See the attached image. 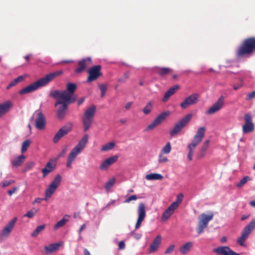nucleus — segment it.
I'll return each instance as SVG.
<instances>
[{"label": "nucleus", "instance_id": "2eb2a0df", "mask_svg": "<svg viewBox=\"0 0 255 255\" xmlns=\"http://www.w3.org/2000/svg\"><path fill=\"white\" fill-rule=\"evenodd\" d=\"M199 95L198 94H192L187 97L180 104V107L184 109L192 105H195L199 102Z\"/></svg>", "mask_w": 255, "mask_h": 255}, {"label": "nucleus", "instance_id": "423d86ee", "mask_svg": "<svg viewBox=\"0 0 255 255\" xmlns=\"http://www.w3.org/2000/svg\"><path fill=\"white\" fill-rule=\"evenodd\" d=\"M214 216V213L211 212L209 215L204 213L202 214L198 221V226L197 228V232L198 234L202 233L204 230L207 228L208 223L212 220Z\"/></svg>", "mask_w": 255, "mask_h": 255}, {"label": "nucleus", "instance_id": "680f3d73", "mask_svg": "<svg viewBox=\"0 0 255 255\" xmlns=\"http://www.w3.org/2000/svg\"><path fill=\"white\" fill-rule=\"evenodd\" d=\"M67 147H65L61 151V152L60 153H59V154L58 155V158H60V157H61L62 156H63L64 155V154H65V153L67 151Z\"/></svg>", "mask_w": 255, "mask_h": 255}, {"label": "nucleus", "instance_id": "bf43d9fd", "mask_svg": "<svg viewBox=\"0 0 255 255\" xmlns=\"http://www.w3.org/2000/svg\"><path fill=\"white\" fill-rule=\"evenodd\" d=\"M14 182V181L13 180L4 181L2 183V187H5L8 186H9V185H10L11 184H12V183H13Z\"/></svg>", "mask_w": 255, "mask_h": 255}, {"label": "nucleus", "instance_id": "b1692460", "mask_svg": "<svg viewBox=\"0 0 255 255\" xmlns=\"http://www.w3.org/2000/svg\"><path fill=\"white\" fill-rule=\"evenodd\" d=\"M177 208H178L171 204L163 213L161 217L162 221L167 220L170 216L174 214L175 211Z\"/></svg>", "mask_w": 255, "mask_h": 255}, {"label": "nucleus", "instance_id": "473e14b6", "mask_svg": "<svg viewBox=\"0 0 255 255\" xmlns=\"http://www.w3.org/2000/svg\"><path fill=\"white\" fill-rule=\"evenodd\" d=\"M169 114V111L164 112L159 115L154 120L158 125H160Z\"/></svg>", "mask_w": 255, "mask_h": 255}, {"label": "nucleus", "instance_id": "c756f323", "mask_svg": "<svg viewBox=\"0 0 255 255\" xmlns=\"http://www.w3.org/2000/svg\"><path fill=\"white\" fill-rule=\"evenodd\" d=\"M193 247L192 243L191 242H189L186 243L185 244L181 246L179 249V251L182 254L185 255Z\"/></svg>", "mask_w": 255, "mask_h": 255}, {"label": "nucleus", "instance_id": "1a4fd4ad", "mask_svg": "<svg viewBox=\"0 0 255 255\" xmlns=\"http://www.w3.org/2000/svg\"><path fill=\"white\" fill-rule=\"evenodd\" d=\"M205 131L206 128L204 127L199 128L191 143L188 145V148L194 149L202 140L205 135Z\"/></svg>", "mask_w": 255, "mask_h": 255}, {"label": "nucleus", "instance_id": "6e6d98bb", "mask_svg": "<svg viewBox=\"0 0 255 255\" xmlns=\"http://www.w3.org/2000/svg\"><path fill=\"white\" fill-rule=\"evenodd\" d=\"M167 157L163 156L161 153L159 156L158 162L159 163H164L168 161Z\"/></svg>", "mask_w": 255, "mask_h": 255}, {"label": "nucleus", "instance_id": "f8f14e48", "mask_svg": "<svg viewBox=\"0 0 255 255\" xmlns=\"http://www.w3.org/2000/svg\"><path fill=\"white\" fill-rule=\"evenodd\" d=\"M17 220V218L16 217H14L3 227L0 233V239L1 240H3L8 237L14 228Z\"/></svg>", "mask_w": 255, "mask_h": 255}, {"label": "nucleus", "instance_id": "bb28decb", "mask_svg": "<svg viewBox=\"0 0 255 255\" xmlns=\"http://www.w3.org/2000/svg\"><path fill=\"white\" fill-rule=\"evenodd\" d=\"M55 165H53L51 161H48L45 167L42 169L43 177H45L49 173L52 172L55 168Z\"/></svg>", "mask_w": 255, "mask_h": 255}, {"label": "nucleus", "instance_id": "13d9d810", "mask_svg": "<svg viewBox=\"0 0 255 255\" xmlns=\"http://www.w3.org/2000/svg\"><path fill=\"white\" fill-rule=\"evenodd\" d=\"M137 199V197L136 195H133L129 196L128 198H127L125 200V203H129L132 200H136Z\"/></svg>", "mask_w": 255, "mask_h": 255}, {"label": "nucleus", "instance_id": "6e6552de", "mask_svg": "<svg viewBox=\"0 0 255 255\" xmlns=\"http://www.w3.org/2000/svg\"><path fill=\"white\" fill-rule=\"evenodd\" d=\"M62 179V177L60 174H57L54 180L50 183L45 193V200H47L48 198L51 197L52 194L56 190L59 186Z\"/></svg>", "mask_w": 255, "mask_h": 255}, {"label": "nucleus", "instance_id": "4d7b16f0", "mask_svg": "<svg viewBox=\"0 0 255 255\" xmlns=\"http://www.w3.org/2000/svg\"><path fill=\"white\" fill-rule=\"evenodd\" d=\"M254 98H255V91H253L249 93V94H248L246 98V100L247 101H249L251 99H254Z\"/></svg>", "mask_w": 255, "mask_h": 255}, {"label": "nucleus", "instance_id": "f257e3e1", "mask_svg": "<svg viewBox=\"0 0 255 255\" xmlns=\"http://www.w3.org/2000/svg\"><path fill=\"white\" fill-rule=\"evenodd\" d=\"M77 85L75 84L68 83L65 90L51 91L50 96L53 98H60L61 99H64L66 101H70L74 103L77 100V97L74 94Z\"/></svg>", "mask_w": 255, "mask_h": 255}, {"label": "nucleus", "instance_id": "49530a36", "mask_svg": "<svg viewBox=\"0 0 255 255\" xmlns=\"http://www.w3.org/2000/svg\"><path fill=\"white\" fill-rule=\"evenodd\" d=\"M171 150V146L169 142H167L166 145L162 149V153L164 154L169 153Z\"/></svg>", "mask_w": 255, "mask_h": 255}, {"label": "nucleus", "instance_id": "4be33fe9", "mask_svg": "<svg viewBox=\"0 0 255 255\" xmlns=\"http://www.w3.org/2000/svg\"><path fill=\"white\" fill-rule=\"evenodd\" d=\"M42 87L38 80L33 83L32 84L26 86V87L22 89L19 92V94L23 95L25 94L29 93L36 90L39 87Z\"/></svg>", "mask_w": 255, "mask_h": 255}, {"label": "nucleus", "instance_id": "7ed1b4c3", "mask_svg": "<svg viewBox=\"0 0 255 255\" xmlns=\"http://www.w3.org/2000/svg\"><path fill=\"white\" fill-rule=\"evenodd\" d=\"M88 134H85L78 142V144L70 152L68 156L67 161V166L68 167H71V165L77 155L80 154L86 147V145L88 141Z\"/></svg>", "mask_w": 255, "mask_h": 255}, {"label": "nucleus", "instance_id": "a18cd8bd", "mask_svg": "<svg viewBox=\"0 0 255 255\" xmlns=\"http://www.w3.org/2000/svg\"><path fill=\"white\" fill-rule=\"evenodd\" d=\"M99 88L101 92V97H104L105 96L106 91L107 90V85L103 84H99Z\"/></svg>", "mask_w": 255, "mask_h": 255}, {"label": "nucleus", "instance_id": "3c124183", "mask_svg": "<svg viewBox=\"0 0 255 255\" xmlns=\"http://www.w3.org/2000/svg\"><path fill=\"white\" fill-rule=\"evenodd\" d=\"M129 76V72L127 71V72H125L123 76L119 79V82H125L126 80L128 78Z\"/></svg>", "mask_w": 255, "mask_h": 255}, {"label": "nucleus", "instance_id": "a19ab883", "mask_svg": "<svg viewBox=\"0 0 255 255\" xmlns=\"http://www.w3.org/2000/svg\"><path fill=\"white\" fill-rule=\"evenodd\" d=\"M24 79V78L22 76H20L16 78H15L14 80H13L12 82H11L9 85L7 87V89H8L10 88L11 87L15 86L17 83L20 82V81H22Z\"/></svg>", "mask_w": 255, "mask_h": 255}, {"label": "nucleus", "instance_id": "39448f33", "mask_svg": "<svg viewBox=\"0 0 255 255\" xmlns=\"http://www.w3.org/2000/svg\"><path fill=\"white\" fill-rule=\"evenodd\" d=\"M193 117L192 114H188L177 122L172 129L170 131V135L173 136L179 132H180L182 128L185 127L188 123L191 121Z\"/></svg>", "mask_w": 255, "mask_h": 255}, {"label": "nucleus", "instance_id": "72a5a7b5", "mask_svg": "<svg viewBox=\"0 0 255 255\" xmlns=\"http://www.w3.org/2000/svg\"><path fill=\"white\" fill-rule=\"evenodd\" d=\"M209 143L210 140L209 139L205 140V142L203 143L201 149L200 153L198 156L199 158H202L204 156L206 150L209 147Z\"/></svg>", "mask_w": 255, "mask_h": 255}, {"label": "nucleus", "instance_id": "f03ea898", "mask_svg": "<svg viewBox=\"0 0 255 255\" xmlns=\"http://www.w3.org/2000/svg\"><path fill=\"white\" fill-rule=\"evenodd\" d=\"M254 51H255V37H251L244 39L237 49L236 55L237 58H241L252 54Z\"/></svg>", "mask_w": 255, "mask_h": 255}, {"label": "nucleus", "instance_id": "0e129e2a", "mask_svg": "<svg viewBox=\"0 0 255 255\" xmlns=\"http://www.w3.org/2000/svg\"><path fill=\"white\" fill-rule=\"evenodd\" d=\"M125 248V244L124 241H121L119 244V249L120 250H123Z\"/></svg>", "mask_w": 255, "mask_h": 255}, {"label": "nucleus", "instance_id": "7c9ffc66", "mask_svg": "<svg viewBox=\"0 0 255 255\" xmlns=\"http://www.w3.org/2000/svg\"><path fill=\"white\" fill-rule=\"evenodd\" d=\"M70 216L68 215H65L61 220L59 221L54 227V230H57L59 228L63 227L67 222L69 221Z\"/></svg>", "mask_w": 255, "mask_h": 255}, {"label": "nucleus", "instance_id": "0eeeda50", "mask_svg": "<svg viewBox=\"0 0 255 255\" xmlns=\"http://www.w3.org/2000/svg\"><path fill=\"white\" fill-rule=\"evenodd\" d=\"M55 99L57 100L54 105L55 107L57 106L58 105H61L57 110V117L59 119H62L66 114L68 105L73 102L70 101H66L64 99H61L60 98Z\"/></svg>", "mask_w": 255, "mask_h": 255}, {"label": "nucleus", "instance_id": "ea45409f", "mask_svg": "<svg viewBox=\"0 0 255 255\" xmlns=\"http://www.w3.org/2000/svg\"><path fill=\"white\" fill-rule=\"evenodd\" d=\"M38 208H33L30 211H28L24 215V217H26L29 218H32L38 212Z\"/></svg>", "mask_w": 255, "mask_h": 255}, {"label": "nucleus", "instance_id": "393cba45", "mask_svg": "<svg viewBox=\"0 0 255 255\" xmlns=\"http://www.w3.org/2000/svg\"><path fill=\"white\" fill-rule=\"evenodd\" d=\"M161 242V237L157 236L153 240L149 248V253L150 254L155 252L159 248Z\"/></svg>", "mask_w": 255, "mask_h": 255}, {"label": "nucleus", "instance_id": "603ef678", "mask_svg": "<svg viewBox=\"0 0 255 255\" xmlns=\"http://www.w3.org/2000/svg\"><path fill=\"white\" fill-rule=\"evenodd\" d=\"M35 163L33 162H30L27 163L25 165V168H24V171H27L30 169H31L34 166Z\"/></svg>", "mask_w": 255, "mask_h": 255}, {"label": "nucleus", "instance_id": "37998d69", "mask_svg": "<svg viewBox=\"0 0 255 255\" xmlns=\"http://www.w3.org/2000/svg\"><path fill=\"white\" fill-rule=\"evenodd\" d=\"M116 182L115 178H112L108 180L105 185V188L107 191H109L110 188L114 185Z\"/></svg>", "mask_w": 255, "mask_h": 255}, {"label": "nucleus", "instance_id": "e2e57ef3", "mask_svg": "<svg viewBox=\"0 0 255 255\" xmlns=\"http://www.w3.org/2000/svg\"><path fill=\"white\" fill-rule=\"evenodd\" d=\"M17 188L16 187H13L11 190L8 191V194L9 196H11L16 190Z\"/></svg>", "mask_w": 255, "mask_h": 255}, {"label": "nucleus", "instance_id": "052dcab7", "mask_svg": "<svg viewBox=\"0 0 255 255\" xmlns=\"http://www.w3.org/2000/svg\"><path fill=\"white\" fill-rule=\"evenodd\" d=\"M189 150V153L187 155V157L188 158V159L189 160H192V156L193 155V153H194V150L192 148H188Z\"/></svg>", "mask_w": 255, "mask_h": 255}, {"label": "nucleus", "instance_id": "412c9836", "mask_svg": "<svg viewBox=\"0 0 255 255\" xmlns=\"http://www.w3.org/2000/svg\"><path fill=\"white\" fill-rule=\"evenodd\" d=\"M42 87L38 80L33 83L32 84L26 86V87L22 89L19 92V94L23 95L25 94L29 93L36 90L39 87Z\"/></svg>", "mask_w": 255, "mask_h": 255}, {"label": "nucleus", "instance_id": "6ab92c4d", "mask_svg": "<svg viewBox=\"0 0 255 255\" xmlns=\"http://www.w3.org/2000/svg\"><path fill=\"white\" fill-rule=\"evenodd\" d=\"M213 252L218 255H240L232 250L228 246H220L213 250Z\"/></svg>", "mask_w": 255, "mask_h": 255}, {"label": "nucleus", "instance_id": "9b49d317", "mask_svg": "<svg viewBox=\"0 0 255 255\" xmlns=\"http://www.w3.org/2000/svg\"><path fill=\"white\" fill-rule=\"evenodd\" d=\"M101 66L100 65H95L92 67L88 70V76L87 82L88 83L93 82L97 80L102 75L101 72Z\"/></svg>", "mask_w": 255, "mask_h": 255}, {"label": "nucleus", "instance_id": "f3484780", "mask_svg": "<svg viewBox=\"0 0 255 255\" xmlns=\"http://www.w3.org/2000/svg\"><path fill=\"white\" fill-rule=\"evenodd\" d=\"M245 123L243 126L244 133H247L252 132L254 129V125L252 122V117L249 114H246L244 116Z\"/></svg>", "mask_w": 255, "mask_h": 255}, {"label": "nucleus", "instance_id": "c85d7f7f", "mask_svg": "<svg viewBox=\"0 0 255 255\" xmlns=\"http://www.w3.org/2000/svg\"><path fill=\"white\" fill-rule=\"evenodd\" d=\"M25 157L23 155H20L16 158L11 161V163L13 166L18 167L21 166L24 162Z\"/></svg>", "mask_w": 255, "mask_h": 255}, {"label": "nucleus", "instance_id": "a211bd4d", "mask_svg": "<svg viewBox=\"0 0 255 255\" xmlns=\"http://www.w3.org/2000/svg\"><path fill=\"white\" fill-rule=\"evenodd\" d=\"M36 116L35 120V127L38 129H43L46 125V120L44 116L41 111H36L34 113Z\"/></svg>", "mask_w": 255, "mask_h": 255}, {"label": "nucleus", "instance_id": "2f4dec72", "mask_svg": "<svg viewBox=\"0 0 255 255\" xmlns=\"http://www.w3.org/2000/svg\"><path fill=\"white\" fill-rule=\"evenodd\" d=\"M172 72V70L171 69L166 67L158 68L156 71L157 74L161 76L167 75Z\"/></svg>", "mask_w": 255, "mask_h": 255}, {"label": "nucleus", "instance_id": "8fccbe9b", "mask_svg": "<svg viewBox=\"0 0 255 255\" xmlns=\"http://www.w3.org/2000/svg\"><path fill=\"white\" fill-rule=\"evenodd\" d=\"M109 166V164L105 160L102 162L99 168L101 170L104 171L107 170Z\"/></svg>", "mask_w": 255, "mask_h": 255}, {"label": "nucleus", "instance_id": "69168bd1", "mask_svg": "<svg viewBox=\"0 0 255 255\" xmlns=\"http://www.w3.org/2000/svg\"><path fill=\"white\" fill-rule=\"evenodd\" d=\"M44 199L42 198H37L33 201L32 204L34 205L36 203H40Z\"/></svg>", "mask_w": 255, "mask_h": 255}, {"label": "nucleus", "instance_id": "58836bf2", "mask_svg": "<svg viewBox=\"0 0 255 255\" xmlns=\"http://www.w3.org/2000/svg\"><path fill=\"white\" fill-rule=\"evenodd\" d=\"M45 228V225L38 226L36 227L35 230L31 234V236L33 237H36L40 232L43 231Z\"/></svg>", "mask_w": 255, "mask_h": 255}, {"label": "nucleus", "instance_id": "4468645a", "mask_svg": "<svg viewBox=\"0 0 255 255\" xmlns=\"http://www.w3.org/2000/svg\"><path fill=\"white\" fill-rule=\"evenodd\" d=\"M225 97L221 96L218 100L206 112L207 115H213L219 111L224 104Z\"/></svg>", "mask_w": 255, "mask_h": 255}, {"label": "nucleus", "instance_id": "5fc2aeb1", "mask_svg": "<svg viewBox=\"0 0 255 255\" xmlns=\"http://www.w3.org/2000/svg\"><path fill=\"white\" fill-rule=\"evenodd\" d=\"M175 246L173 245H170L165 251L164 254L165 255L170 254L174 251Z\"/></svg>", "mask_w": 255, "mask_h": 255}, {"label": "nucleus", "instance_id": "9d476101", "mask_svg": "<svg viewBox=\"0 0 255 255\" xmlns=\"http://www.w3.org/2000/svg\"><path fill=\"white\" fill-rule=\"evenodd\" d=\"M255 228V219H253L244 229L241 236L239 238L238 243L241 246H244L245 240L247 239L251 232Z\"/></svg>", "mask_w": 255, "mask_h": 255}, {"label": "nucleus", "instance_id": "e433bc0d", "mask_svg": "<svg viewBox=\"0 0 255 255\" xmlns=\"http://www.w3.org/2000/svg\"><path fill=\"white\" fill-rule=\"evenodd\" d=\"M153 102L152 101H149L147 103V104L145 105V106L143 109V113L147 115H148L151 111L152 107H153Z\"/></svg>", "mask_w": 255, "mask_h": 255}, {"label": "nucleus", "instance_id": "5701e85b", "mask_svg": "<svg viewBox=\"0 0 255 255\" xmlns=\"http://www.w3.org/2000/svg\"><path fill=\"white\" fill-rule=\"evenodd\" d=\"M91 61V59L90 57L84 58L79 61L78 63V67L74 70L75 73H80L82 72L89 65Z\"/></svg>", "mask_w": 255, "mask_h": 255}, {"label": "nucleus", "instance_id": "a878e982", "mask_svg": "<svg viewBox=\"0 0 255 255\" xmlns=\"http://www.w3.org/2000/svg\"><path fill=\"white\" fill-rule=\"evenodd\" d=\"M179 86L178 85H176L171 87L167 92L164 94V97L162 99L163 102H166L169 97L173 95L176 91L179 89Z\"/></svg>", "mask_w": 255, "mask_h": 255}, {"label": "nucleus", "instance_id": "f704fd0d", "mask_svg": "<svg viewBox=\"0 0 255 255\" xmlns=\"http://www.w3.org/2000/svg\"><path fill=\"white\" fill-rule=\"evenodd\" d=\"M163 176L159 173H151L147 174L145 176V178L148 180H162L163 179Z\"/></svg>", "mask_w": 255, "mask_h": 255}, {"label": "nucleus", "instance_id": "cd10ccee", "mask_svg": "<svg viewBox=\"0 0 255 255\" xmlns=\"http://www.w3.org/2000/svg\"><path fill=\"white\" fill-rule=\"evenodd\" d=\"M11 106L12 104L10 101H7L0 104V117L6 113Z\"/></svg>", "mask_w": 255, "mask_h": 255}, {"label": "nucleus", "instance_id": "4c0bfd02", "mask_svg": "<svg viewBox=\"0 0 255 255\" xmlns=\"http://www.w3.org/2000/svg\"><path fill=\"white\" fill-rule=\"evenodd\" d=\"M116 145L114 142H110L104 145L101 148V151H106L112 149Z\"/></svg>", "mask_w": 255, "mask_h": 255}, {"label": "nucleus", "instance_id": "79ce46f5", "mask_svg": "<svg viewBox=\"0 0 255 255\" xmlns=\"http://www.w3.org/2000/svg\"><path fill=\"white\" fill-rule=\"evenodd\" d=\"M183 198V195L182 193H180L177 195L176 197V200L173 202L172 204L174 205L177 208H178L179 205L182 202Z\"/></svg>", "mask_w": 255, "mask_h": 255}, {"label": "nucleus", "instance_id": "09e8293b", "mask_svg": "<svg viewBox=\"0 0 255 255\" xmlns=\"http://www.w3.org/2000/svg\"><path fill=\"white\" fill-rule=\"evenodd\" d=\"M250 179V177L248 176L244 177L237 184V186L238 187H241L245 184H246L247 182V181H249Z\"/></svg>", "mask_w": 255, "mask_h": 255}, {"label": "nucleus", "instance_id": "de8ad7c7", "mask_svg": "<svg viewBox=\"0 0 255 255\" xmlns=\"http://www.w3.org/2000/svg\"><path fill=\"white\" fill-rule=\"evenodd\" d=\"M30 140L29 139L25 140L22 143L21 147V152H24L26 151L29 147L30 144Z\"/></svg>", "mask_w": 255, "mask_h": 255}, {"label": "nucleus", "instance_id": "864d4df0", "mask_svg": "<svg viewBox=\"0 0 255 255\" xmlns=\"http://www.w3.org/2000/svg\"><path fill=\"white\" fill-rule=\"evenodd\" d=\"M159 125L154 120L151 123H150L146 128V130H152L156 126Z\"/></svg>", "mask_w": 255, "mask_h": 255}, {"label": "nucleus", "instance_id": "774afa93", "mask_svg": "<svg viewBox=\"0 0 255 255\" xmlns=\"http://www.w3.org/2000/svg\"><path fill=\"white\" fill-rule=\"evenodd\" d=\"M242 87V84H239L238 85H234L233 88L235 90H237Z\"/></svg>", "mask_w": 255, "mask_h": 255}, {"label": "nucleus", "instance_id": "dca6fc26", "mask_svg": "<svg viewBox=\"0 0 255 255\" xmlns=\"http://www.w3.org/2000/svg\"><path fill=\"white\" fill-rule=\"evenodd\" d=\"M138 218L135 226V229H138L146 216L145 206L143 203H140L137 208Z\"/></svg>", "mask_w": 255, "mask_h": 255}, {"label": "nucleus", "instance_id": "aec40b11", "mask_svg": "<svg viewBox=\"0 0 255 255\" xmlns=\"http://www.w3.org/2000/svg\"><path fill=\"white\" fill-rule=\"evenodd\" d=\"M62 73V72L60 71L51 73L46 75L44 77L39 79L38 81L42 87L52 81L55 77L61 75Z\"/></svg>", "mask_w": 255, "mask_h": 255}, {"label": "nucleus", "instance_id": "20e7f679", "mask_svg": "<svg viewBox=\"0 0 255 255\" xmlns=\"http://www.w3.org/2000/svg\"><path fill=\"white\" fill-rule=\"evenodd\" d=\"M96 112V107L94 105H91L85 111L82 119L84 131H87L91 127Z\"/></svg>", "mask_w": 255, "mask_h": 255}, {"label": "nucleus", "instance_id": "c03bdc74", "mask_svg": "<svg viewBox=\"0 0 255 255\" xmlns=\"http://www.w3.org/2000/svg\"><path fill=\"white\" fill-rule=\"evenodd\" d=\"M119 156L118 155H114L111 156L106 159L105 160L107 161V162L109 164V165L110 166L114 164L115 162H116L118 159Z\"/></svg>", "mask_w": 255, "mask_h": 255}, {"label": "nucleus", "instance_id": "c9c22d12", "mask_svg": "<svg viewBox=\"0 0 255 255\" xmlns=\"http://www.w3.org/2000/svg\"><path fill=\"white\" fill-rule=\"evenodd\" d=\"M63 245V243H57L55 244H50L49 246H46L45 248V250L49 252H53L57 250L59 248Z\"/></svg>", "mask_w": 255, "mask_h": 255}, {"label": "nucleus", "instance_id": "ddd939ff", "mask_svg": "<svg viewBox=\"0 0 255 255\" xmlns=\"http://www.w3.org/2000/svg\"><path fill=\"white\" fill-rule=\"evenodd\" d=\"M72 128V124L68 123L60 128L53 137V141L57 143L64 135L67 134Z\"/></svg>", "mask_w": 255, "mask_h": 255}, {"label": "nucleus", "instance_id": "338daca9", "mask_svg": "<svg viewBox=\"0 0 255 255\" xmlns=\"http://www.w3.org/2000/svg\"><path fill=\"white\" fill-rule=\"evenodd\" d=\"M132 102H128L125 105V109L127 110H129L132 105Z\"/></svg>", "mask_w": 255, "mask_h": 255}]
</instances>
